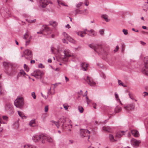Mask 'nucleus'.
Segmentation results:
<instances>
[{
    "label": "nucleus",
    "instance_id": "1",
    "mask_svg": "<svg viewBox=\"0 0 148 148\" xmlns=\"http://www.w3.org/2000/svg\"><path fill=\"white\" fill-rule=\"evenodd\" d=\"M51 31L50 30L49 28L47 26H43V28L42 30H41L40 31L38 32V34H42L44 35H46V33L48 35V37L49 38H53L54 35L51 34Z\"/></svg>",
    "mask_w": 148,
    "mask_h": 148
},
{
    "label": "nucleus",
    "instance_id": "2",
    "mask_svg": "<svg viewBox=\"0 0 148 148\" xmlns=\"http://www.w3.org/2000/svg\"><path fill=\"white\" fill-rule=\"evenodd\" d=\"M14 104L16 107L21 109L24 104L23 98L19 97L17 98L14 101Z\"/></svg>",
    "mask_w": 148,
    "mask_h": 148
},
{
    "label": "nucleus",
    "instance_id": "3",
    "mask_svg": "<svg viewBox=\"0 0 148 148\" xmlns=\"http://www.w3.org/2000/svg\"><path fill=\"white\" fill-rule=\"evenodd\" d=\"M145 67L142 69V72L144 74L148 75V56H146L144 58Z\"/></svg>",
    "mask_w": 148,
    "mask_h": 148
},
{
    "label": "nucleus",
    "instance_id": "4",
    "mask_svg": "<svg viewBox=\"0 0 148 148\" xmlns=\"http://www.w3.org/2000/svg\"><path fill=\"white\" fill-rule=\"evenodd\" d=\"M89 46L90 48L93 49L99 54L102 51V46L101 45H95L92 44L89 45Z\"/></svg>",
    "mask_w": 148,
    "mask_h": 148
},
{
    "label": "nucleus",
    "instance_id": "5",
    "mask_svg": "<svg viewBox=\"0 0 148 148\" xmlns=\"http://www.w3.org/2000/svg\"><path fill=\"white\" fill-rule=\"evenodd\" d=\"M90 132L87 129H81L80 130V135L82 137L88 136V139L90 137Z\"/></svg>",
    "mask_w": 148,
    "mask_h": 148
},
{
    "label": "nucleus",
    "instance_id": "6",
    "mask_svg": "<svg viewBox=\"0 0 148 148\" xmlns=\"http://www.w3.org/2000/svg\"><path fill=\"white\" fill-rule=\"evenodd\" d=\"M38 138L39 139H42L43 140H46L49 143H52L53 142V140L52 138L45 136L44 134H41L39 135Z\"/></svg>",
    "mask_w": 148,
    "mask_h": 148
},
{
    "label": "nucleus",
    "instance_id": "7",
    "mask_svg": "<svg viewBox=\"0 0 148 148\" xmlns=\"http://www.w3.org/2000/svg\"><path fill=\"white\" fill-rule=\"evenodd\" d=\"M24 56L25 58L27 60H30L32 59V53L31 50L29 49H26L24 51Z\"/></svg>",
    "mask_w": 148,
    "mask_h": 148
},
{
    "label": "nucleus",
    "instance_id": "8",
    "mask_svg": "<svg viewBox=\"0 0 148 148\" xmlns=\"http://www.w3.org/2000/svg\"><path fill=\"white\" fill-rule=\"evenodd\" d=\"M64 53L65 56L66 57H69L72 56L73 59H75V60L76 61L78 60V58H76V56L75 55H72L69 49H65L64 51Z\"/></svg>",
    "mask_w": 148,
    "mask_h": 148
},
{
    "label": "nucleus",
    "instance_id": "9",
    "mask_svg": "<svg viewBox=\"0 0 148 148\" xmlns=\"http://www.w3.org/2000/svg\"><path fill=\"white\" fill-rule=\"evenodd\" d=\"M63 34L65 38H66L70 42L73 44H76L77 42L73 38L70 37L66 33L64 32Z\"/></svg>",
    "mask_w": 148,
    "mask_h": 148
},
{
    "label": "nucleus",
    "instance_id": "10",
    "mask_svg": "<svg viewBox=\"0 0 148 148\" xmlns=\"http://www.w3.org/2000/svg\"><path fill=\"white\" fill-rule=\"evenodd\" d=\"M5 110L6 111H11V113H14L13 110V106L10 103H7L5 104Z\"/></svg>",
    "mask_w": 148,
    "mask_h": 148
},
{
    "label": "nucleus",
    "instance_id": "11",
    "mask_svg": "<svg viewBox=\"0 0 148 148\" xmlns=\"http://www.w3.org/2000/svg\"><path fill=\"white\" fill-rule=\"evenodd\" d=\"M88 83L91 86H95L96 85V83L92 79L91 77L87 76L86 79H85Z\"/></svg>",
    "mask_w": 148,
    "mask_h": 148
},
{
    "label": "nucleus",
    "instance_id": "12",
    "mask_svg": "<svg viewBox=\"0 0 148 148\" xmlns=\"http://www.w3.org/2000/svg\"><path fill=\"white\" fill-rule=\"evenodd\" d=\"M135 104L134 103H132L127 105L124 107V108L128 112L130 110H134L135 108Z\"/></svg>",
    "mask_w": 148,
    "mask_h": 148
},
{
    "label": "nucleus",
    "instance_id": "13",
    "mask_svg": "<svg viewBox=\"0 0 148 148\" xmlns=\"http://www.w3.org/2000/svg\"><path fill=\"white\" fill-rule=\"evenodd\" d=\"M50 2L52 4V3L50 2L49 0H40V4L42 8L45 7Z\"/></svg>",
    "mask_w": 148,
    "mask_h": 148
},
{
    "label": "nucleus",
    "instance_id": "14",
    "mask_svg": "<svg viewBox=\"0 0 148 148\" xmlns=\"http://www.w3.org/2000/svg\"><path fill=\"white\" fill-rule=\"evenodd\" d=\"M131 144L133 146L136 147L140 143V141L134 138H132L131 140Z\"/></svg>",
    "mask_w": 148,
    "mask_h": 148
},
{
    "label": "nucleus",
    "instance_id": "15",
    "mask_svg": "<svg viewBox=\"0 0 148 148\" xmlns=\"http://www.w3.org/2000/svg\"><path fill=\"white\" fill-rule=\"evenodd\" d=\"M131 133L132 135L135 137H138L139 136V132L136 130H132Z\"/></svg>",
    "mask_w": 148,
    "mask_h": 148
},
{
    "label": "nucleus",
    "instance_id": "16",
    "mask_svg": "<svg viewBox=\"0 0 148 148\" xmlns=\"http://www.w3.org/2000/svg\"><path fill=\"white\" fill-rule=\"evenodd\" d=\"M3 65L6 70H7L8 68L10 67L12 69L13 67L12 64L11 63H8L6 62H3Z\"/></svg>",
    "mask_w": 148,
    "mask_h": 148
},
{
    "label": "nucleus",
    "instance_id": "17",
    "mask_svg": "<svg viewBox=\"0 0 148 148\" xmlns=\"http://www.w3.org/2000/svg\"><path fill=\"white\" fill-rule=\"evenodd\" d=\"M125 131H120L117 132L116 135V137H117L118 139V138L121 137L124 134V133Z\"/></svg>",
    "mask_w": 148,
    "mask_h": 148
},
{
    "label": "nucleus",
    "instance_id": "18",
    "mask_svg": "<svg viewBox=\"0 0 148 148\" xmlns=\"http://www.w3.org/2000/svg\"><path fill=\"white\" fill-rule=\"evenodd\" d=\"M109 139L110 141L112 142L116 141L118 140V139L117 137H116V136L114 138L113 135L111 134H110L109 135Z\"/></svg>",
    "mask_w": 148,
    "mask_h": 148
},
{
    "label": "nucleus",
    "instance_id": "19",
    "mask_svg": "<svg viewBox=\"0 0 148 148\" xmlns=\"http://www.w3.org/2000/svg\"><path fill=\"white\" fill-rule=\"evenodd\" d=\"M81 67L83 70L86 71L88 67V65L85 63H82L81 64Z\"/></svg>",
    "mask_w": 148,
    "mask_h": 148
},
{
    "label": "nucleus",
    "instance_id": "20",
    "mask_svg": "<svg viewBox=\"0 0 148 148\" xmlns=\"http://www.w3.org/2000/svg\"><path fill=\"white\" fill-rule=\"evenodd\" d=\"M102 130L104 131H107L109 132H112L111 128L109 126L103 127L102 128Z\"/></svg>",
    "mask_w": 148,
    "mask_h": 148
},
{
    "label": "nucleus",
    "instance_id": "21",
    "mask_svg": "<svg viewBox=\"0 0 148 148\" xmlns=\"http://www.w3.org/2000/svg\"><path fill=\"white\" fill-rule=\"evenodd\" d=\"M89 33L90 34L91 36H95L96 35L97 33L94 30L91 29L90 30L88 31Z\"/></svg>",
    "mask_w": 148,
    "mask_h": 148
},
{
    "label": "nucleus",
    "instance_id": "22",
    "mask_svg": "<svg viewBox=\"0 0 148 148\" xmlns=\"http://www.w3.org/2000/svg\"><path fill=\"white\" fill-rule=\"evenodd\" d=\"M29 125L30 126L34 127L36 125L35 120H32L29 122Z\"/></svg>",
    "mask_w": 148,
    "mask_h": 148
},
{
    "label": "nucleus",
    "instance_id": "23",
    "mask_svg": "<svg viewBox=\"0 0 148 148\" xmlns=\"http://www.w3.org/2000/svg\"><path fill=\"white\" fill-rule=\"evenodd\" d=\"M18 113L19 115L22 118V119H23V117L25 118H27V117L25 115L23 112L20 111H18Z\"/></svg>",
    "mask_w": 148,
    "mask_h": 148
},
{
    "label": "nucleus",
    "instance_id": "24",
    "mask_svg": "<svg viewBox=\"0 0 148 148\" xmlns=\"http://www.w3.org/2000/svg\"><path fill=\"white\" fill-rule=\"evenodd\" d=\"M44 74L43 72L38 70V76H39V78L41 79Z\"/></svg>",
    "mask_w": 148,
    "mask_h": 148
},
{
    "label": "nucleus",
    "instance_id": "25",
    "mask_svg": "<svg viewBox=\"0 0 148 148\" xmlns=\"http://www.w3.org/2000/svg\"><path fill=\"white\" fill-rule=\"evenodd\" d=\"M61 120H62V121H60L59 122H57L56 123V124H55V125L56 126V127H58V128H59V122H61L62 123H63L65 122V120L64 119V118L63 119H61Z\"/></svg>",
    "mask_w": 148,
    "mask_h": 148
},
{
    "label": "nucleus",
    "instance_id": "26",
    "mask_svg": "<svg viewBox=\"0 0 148 148\" xmlns=\"http://www.w3.org/2000/svg\"><path fill=\"white\" fill-rule=\"evenodd\" d=\"M76 34L79 36H81L82 37H84L85 36V35L83 34H82V31H79L76 32Z\"/></svg>",
    "mask_w": 148,
    "mask_h": 148
},
{
    "label": "nucleus",
    "instance_id": "27",
    "mask_svg": "<svg viewBox=\"0 0 148 148\" xmlns=\"http://www.w3.org/2000/svg\"><path fill=\"white\" fill-rule=\"evenodd\" d=\"M114 95H115V99H116V100L117 101H119V102H120V103L122 105V103L119 98V95H118V94H117V93L116 92H115L114 93Z\"/></svg>",
    "mask_w": 148,
    "mask_h": 148
},
{
    "label": "nucleus",
    "instance_id": "28",
    "mask_svg": "<svg viewBox=\"0 0 148 148\" xmlns=\"http://www.w3.org/2000/svg\"><path fill=\"white\" fill-rule=\"evenodd\" d=\"M57 1L59 5H62L65 6H68V5H65L64 3L62 0H57Z\"/></svg>",
    "mask_w": 148,
    "mask_h": 148
},
{
    "label": "nucleus",
    "instance_id": "29",
    "mask_svg": "<svg viewBox=\"0 0 148 148\" xmlns=\"http://www.w3.org/2000/svg\"><path fill=\"white\" fill-rule=\"evenodd\" d=\"M144 124L147 130H148V118H146L145 120Z\"/></svg>",
    "mask_w": 148,
    "mask_h": 148
},
{
    "label": "nucleus",
    "instance_id": "30",
    "mask_svg": "<svg viewBox=\"0 0 148 148\" xmlns=\"http://www.w3.org/2000/svg\"><path fill=\"white\" fill-rule=\"evenodd\" d=\"M122 108L120 106H117L115 109V111L116 112H119L121 111Z\"/></svg>",
    "mask_w": 148,
    "mask_h": 148
},
{
    "label": "nucleus",
    "instance_id": "31",
    "mask_svg": "<svg viewBox=\"0 0 148 148\" xmlns=\"http://www.w3.org/2000/svg\"><path fill=\"white\" fill-rule=\"evenodd\" d=\"M101 17L103 18L106 22L109 21L108 20V16L106 14L102 15L101 16Z\"/></svg>",
    "mask_w": 148,
    "mask_h": 148
},
{
    "label": "nucleus",
    "instance_id": "32",
    "mask_svg": "<svg viewBox=\"0 0 148 148\" xmlns=\"http://www.w3.org/2000/svg\"><path fill=\"white\" fill-rule=\"evenodd\" d=\"M75 15L78 14H82V10L77 9L75 10Z\"/></svg>",
    "mask_w": 148,
    "mask_h": 148
},
{
    "label": "nucleus",
    "instance_id": "33",
    "mask_svg": "<svg viewBox=\"0 0 148 148\" xmlns=\"http://www.w3.org/2000/svg\"><path fill=\"white\" fill-rule=\"evenodd\" d=\"M78 110L81 113H82L84 111L83 108L81 106H79L78 107Z\"/></svg>",
    "mask_w": 148,
    "mask_h": 148
},
{
    "label": "nucleus",
    "instance_id": "34",
    "mask_svg": "<svg viewBox=\"0 0 148 148\" xmlns=\"http://www.w3.org/2000/svg\"><path fill=\"white\" fill-rule=\"evenodd\" d=\"M118 83H119V85L122 86L124 87H126L127 86L126 85H124L123 83H122L121 82V80L118 79Z\"/></svg>",
    "mask_w": 148,
    "mask_h": 148
},
{
    "label": "nucleus",
    "instance_id": "35",
    "mask_svg": "<svg viewBox=\"0 0 148 148\" xmlns=\"http://www.w3.org/2000/svg\"><path fill=\"white\" fill-rule=\"evenodd\" d=\"M29 35L28 32H26L23 38L25 40H26L29 37Z\"/></svg>",
    "mask_w": 148,
    "mask_h": 148
},
{
    "label": "nucleus",
    "instance_id": "36",
    "mask_svg": "<svg viewBox=\"0 0 148 148\" xmlns=\"http://www.w3.org/2000/svg\"><path fill=\"white\" fill-rule=\"evenodd\" d=\"M55 50H56V51L58 53L59 52V49H56L55 48L53 47L51 48V51L52 53H55Z\"/></svg>",
    "mask_w": 148,
    "mask_h": 148
},
{
    "label": "nucleus",
    "instance_id": "37",
    "mask_svg": "<svg viewBox=\"0 0 148 148\" xmlns=\"http://www.w3.org/2000/svg\"><path fill=\"white\" fill-rule=\"evenodd\" d=\"M32 140L35 142L37 141V135H36L33 136L32 138Z\"/></svg>",
    "mask_w": 148,
    "mask_h": 148
},
{
    "label": "nucleus",
    "instance_id": "38",
    "mask_svg": "<svg viewBox=\"0 0 148 148\" xmlns=\"http://www.w3.org/2000/svg\"><path fill=\"white\" fill-rule=\"evenodd\" d=\"M50 24L51 25H53V24H54L55 25H57L58 24L56 22L54 21H50Z\"/></svg>",
    "mask_w": 148,
    "mask_h": 148
},
{
    "label": "nucleus",
    "instance_id": "39",
    "mask_svg": "<svg viewBox=\"0 0 148 148\" xmlns=\"http://www.w3.org/2000/svg\"><path fill=\"white\" fill-rule=\"evenodd\" d=\"M104 32V30L103 29H100L99 31V33L101 35H103Z\"/></svg>",
    "mask_w": 148,
    "mask_h": 148
},
{
    "label": "nucleus",
    "instance_id": "40",
    "mask_svg": "<svg viewBox=\"0 0 148 148\" xmlns=\"http://www.w3.org/2000/svg\"><path fill=\"white\" fill-rule=\"evenodd\" d=\"M88 13V10L87 9H85L84 10H82V14L84 15H87Z\"/></svg>",
    "mask_w": 148,
    "mask_h": 148
},
{
    "label": "nucleus",
    "instance_id": "41",
    "mask_svg": "<svg viewBox=\"0 0 148 148\" xmlns=\"http://www.w3.org/2000/svg\"><path fill=\"white\" fill-rule=\"evenodd\" d=\"M122 32L125 35H126L128 34V31L127 29H123Z\"/></svg>",
    "mask_w": 148,
    "mask_h": 148
},
{
    "label": "nucleus",
    "instance_id": "42",
    "mask_svg": "<svg viewBox=\"0 0 148 148\" xmlns=\"http://www.w3.org/2000/svg\"><path fill=\"white\" fill-rule=\"evenodd\" d=\"M64 108L65 110H67L68 109L69 106L66 104H64L63 105Z\"/></svg>",
    "mask_w": 148,
    "mask_h": 148
},
{
    "label": "nucleus",
    "instance_id": "43",
    "mask_svg": "<svg viewBox=\"0 0 148 148\" xmlns=\"http://www.w3.org/2000/svg\"><path fill=\"white\" fill-rule=\"evenodd\" d=\"M31 39V37H30L28 39V40L26 41L25 45L27 46L28 45L30 41V39Z\"/></svg>",
    "mask_w": 148,
    "mask_h": 148
},
{
    "label": "nucleus",
    "instance_id": "44",
    "mask_svg": "<svg viewBox=\"0 0 148 148\" xmlns=\"http://www.w3.org/2000/svg\"><path fill=\"white\" fill-rule=\"evenodd\" d=\"M83 3L82 2H79L76 5V7L77 8H79L82 5Z\"/></svg>",
    "mask_w": 148,
    "mask_h": 148
},
{
    "label": "nucleus",
    "instance_id": "45",
    "mask_svg": "<svg viewBox=\"0 0 148 148\" xmlns=\"http://www.w3.org/2000/svg\"><path fill=\"white\" fill-rule=\"evenodd\" d=\"M20 74L23 75H26V73H25L24 71L23 70H21L20 72Z\"/></svg>",
    "mask_w": 148,
    "mask_h": 148
},
{
    "label": "nucleus",
    "instance_id": "46",
    "mask_svg": "<svg viewBox=\"0 0 148 148\" xmlns=\"http://www.w3.org/2000/svg\"><path fill=\"white\" fill-rule=\"evenodd\" d=\"M32 96L33 97L34 99H35L36 98V96L34 92H32Z\"/></svg>",
    "mask_w": 148,
    "mask_h": 148
},
{
    "label": "nucleus",
    "instance_id": "47",
    "mask_svg": "<svg viewBox=\"0 0 148 148\" xmlns=\"http://www.w3.org/2000/svg\"><path fill=\"white\" fill-rule=\"evenodd\" d=\"M38 67L40 68H44L45 66L42 64L40 63L38 65Z\"/></svg>",
    "mask_w": 148,
    "mask_h": 148
},
{
    "label": "nucleus",
    "instance_id": "48",
    "mask_svg": "<svg viewBox=\"0 0 148 148\" xmlns=\"http://www.w3.org/2000/svg\"><path fill=\"white\" fill-rule=\"evenodd\" d=\"M36 19H34V20H29L28 22L29 23H34L35 22H36Z\"/></svg>",
    "mask_w": 148,
    "mask_h": 148
},
{
    "label": "nucleus",
    "instance_id": "49",
    "mask_svg": "<svg viewBox=\"0 0 148 148\" xmlns=\"http://www.w3.org/2000/svg\"><path fill=\"white\" fill-rule=\"evenodd\" d=\"M48 106H46L45 108V112H47L48 111Z\"/></svg>",
    "mask_w": 148,
    "mask_h": 148
},
{
    "label": "nucleus",
    "instance_id": "50",
    "mask_svg": "<svg viewBox=\"0 0 148 148\" xmlns=\"http://www.w3.org/2000/svg\"><path fill=\"white\" fill-rule=\"evenodd\" d=\"M62 41L64 43H66L67 44L68 43V42L66 41V40L65 39H62Z\"/></svg>",
    "mask_w": 148,
    "mask_h": 148
},
{
    "label": "nucleus",
    "instance_id": "51",
    "mask_svg": "<svg viewBox=\"0 0 148 148\" xmlns=\"http://www.w3.org/2000/svg\"><path fill=\"white\" fill-rule=\"evenodd\" d=\"M8 118V117L6 116H3V119L5 120H7Z\"/></svg>",
    "mask_w": 148,
    "mask_h": 148
},
{
    "label": "nucleus",
    "instance_id": "52",
    "mask_svg": "<svg viewBox=\"0 0 148 148\" xmlns=\"http://www.w3.org/2000/svg\"><path fill=\"white\" fill-rule=\"evenodd\" d=\"M51 122L52 123V125H55V124H56V123H57V122L54 121H51Z\"/></svg>",
    "mask_w": 148,
    "mask_h": 148
},
{
    "label": "nucleus",
    "instance_id": "53",
    "mask_svg": "<svg viewBox=\"0 0 148 148\" xmlns=\"http://www.w3.org/2000/svg\"><path fill=\"white\" fill-rule=\"evenodd\" d=\"M129 95L130 98L132 100L134 99V97L131 96V94L130 93H129Z\"/></svg>",
    "mask_w": 148,
    "mask_h": 148
},
{
    "label": "nucleus",
    "instance_id": "54",
    "mask_svg": "<svg viewBox=\"0 0 148 148\" xmlns=\"http://www.w3.org/2000/svg\"><path fill=\"white\" fill-rule=\"evenodd\" d=\"M119 49V47H118V46H117L116 47V48L114 50V51L116 52Z\"/></svg>",
    "mask_w": 148,
    "mask_h": 148
},
{
    "label": "nucleus",
    "instance_id": "55",
    "mask_svg": "<svg viewBox=\"0 0 148 148\" xmlns=\"http://www.w3.org/2000/svg\"><path fill=\"white\" fill-rule=\"evenodd\" d=\"M92 105H93V108L95 109H96V106L97 105L95 103H93L92 104Z\"/></svg>",
    "mask_w": 148,
    "mask_h": 148
},
{
    "label": "nucleus",
    "instance_id": "56",
    "mask_svg": "<svg viewBox=\"0 0 148 148\" xmlns=\"http://www.w3.org/2000/svg\"><path fill=\"white\" fill-rule=\"evenodd\" d=\"M29 147H30V146L29 145H25L24 146V148H29Z\"/></svg>",
    "mask_w": 148,
    "mask_h": 148
},
{
    "label": "nucleus",
    "instance_id": "57",
    "mask_svg": "<svg viewBox=\"0 0 148 148\" xmlns=\"http://www.w3.org/2000/svg\"><path fill=\"white\" fill-rule=\"evenodd\" d=\"M2 88L0 86V94L1 95H2Z\"/></svg>",
    "mask_w": 148,
    "mask_h": 148
},
{
    "label": "nucleus",
    "instance_id": "58",
    "mask_svg": "<svg viewBox=\"0 0 148 148\" xmlns=\"http://www.w3.org/2000/svg\"><path fill=\"white\" fill-rule=\"evenodd\" d=\"M144 97H145V96L148 95V92H144Z\"/></svg>",
    "mask_w": 148,
    "mask_h": 148
},
{
    "label": "nucleus",
    "instance_id": "59",
    "mask_svg": "<svg viewBox=\"0 0 148 148\" xmlns=\"http://www.w3.org/2000/svg\"><path fill=\"white\" fill-rule=\"evenodd\" d=\"M140 42L141 44L143 45H145L146 44V43L145 42H144L143 41H141Z\"/></svg>",
    "mask_w": 148,
    "mask_h": 148
},
{
    "label": "nucleus",
    "instance_id": "60",
    "mask_svg": "<svg viewBox=\"0 0 148 148\" xmlns=\"http://www.w3.org/2000/svg\"><path fill=\"white\" fill-rule=\"evenodd\" d=\"M91 102V100L89 99H88V100L87 101V103L88 105L89 104V103Z\"/></svg>",
    "mask_w": 148,
    "mask_h": 148
},
{
    "label": "nucleus",
    "instance_id": "61",
    "mask_svg": "<svg viewBox=\"0 0 148 148\" xmlns=\"http://www.w3.org/2000/svg\"><path fill=\"white\" fill-rule=\"evenodd\" d=\"M41 95L45 99H47V97L45 96H44V95L42 94V93H41Z\"/></svg>",
    "mask_w": 148,
    "mask_h": 148
},
{
    "label": "nucleus",
    "instance_id": "62",
    "mask_svg": "<svg viewBox=\"0 0 148 148\" xmlns=\"http://www.w3.org/2000/svg\"><path fill=\"white\" fill-rule=\"evenodd\" d=\"M65 79L66 82H67L69 81V79L68 78H67L66 76H65Z\"/></svg>",
    "mask_w": 148,
    "mask_h": 148
},
{
    "label": "nucleus",
    "instance_id": "63",
    "mask_svg": "<svg viewBox=\"0 0 148 148\" xmlns=\"http://www.w3.org/2000/svg\"><path fill=\"white\" fill-rule=\"evenodd\" d=\"M65 27L68 28V29H69L71 27L69 25V24H68L65 26Z\"/></svg>",
    "mask_w": 148,
    "mask_h": 148
},
{
    "label": "nucleus",
    "instance_id": "64",
    "mask_svg": "<svg viewBox=\"0 0 148 148\" xmlns=\"http://www.w3.org/2000/svg\"><path fill=\"white\" fill-rule=\"evenodd\" d=\"M29 148H36V147L34 146H30V147H29Z\"/></svg>",
    "mask_w": 148,
    "mask_h": 148
}]
</instances>
